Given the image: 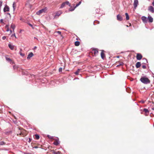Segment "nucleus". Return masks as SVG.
Listing matches in <instances>:
<instances>
[{"mask_svg": "<svg viewBox=\"0 0 154 154\" xmlns=\"http://www.w3.org/2000/svg\"><path fill=\"white\" fill-rule=\"evenodd\" d=\"M140 80L144 84H148L150 83V80L147 77H143L141 78Z\"/></svg>", "mask_w": 154, "mask_h": 154, "instance_id": "nucleus-1", "label": "nucleus"}, {"mask_svg": "<svg viewBox=\"0 0 154 154\" xmlns=\"http://www.w3.org/2000/svg\"><path fill=\"white\" fill-rule=\"evenodd\" d=\"M47 10V8L45 7L37 12L36 14L38 15H40L42 14L45 13L46 12Z\"/></svg>", "mask_w": 154, "mask_h": 154, "instance_id": "nucleus-2", "label": "nucleus"}, {"mask_svg": "<svg viewBox=\"0 0 154 154\" xmlns=\"http://www.w3.org/2000/svg\"><path fill=\"white\" fill-rule=\"evenodd\" d=\"M69 5V6H70V4L69 3V2L68 1H66L63 3L62 4L60 7V8H64L65 6V5Z\"/></svg>", "mask_w": 154, "mask_h": 154, "instance_id": "nucleus-3", "label": "nucleus"}, {"mask_svg": "<svg viewBox=\"0 0 154 154\" xmlns=\"http://www.w3.org/2000/svg\"><path fill=\"white\" fill-rule=\"evenodd\" d=\"M55 141L54 142L53 144L55 146H57L60 144V142L59 141V138H58L54 139Z\"/></svg>", "mask_w": 154, "mask_h": 154, "instance_id": "nucleus-4", "label": "nucleus"}, {"mask_svg": "<svg viewBox=\"0 0 154 154\" xmlns=\"http://www.w3.org/2000/svg\"><path fill=\"white\" fill-rule=\"evenodd\" d=\"M141 19L143 21V22L144 23H147L148 21V19L146 17H145V16H143L141 17Z\"/></svg>", "mask_w": 154, "mask_h": 154, "instance_id": "nucleus-5", "label": "nucleus"}, {"mask_svg": "<svg viewBox=\"0 0 154 154\" xmlns=\"http://www.w3.org/2000/svg\"><path fill=\"white\" fill-rule=\"evenodd\" d=\"M148 10L151 12L152 13H154V8L151 6H149L148 7Z\"/></svg>", "mask_w": 154, "mask_h": 154, "instance_id": "nucleus-6", "label": "nucleus"}, {"mask_svg": "<svg viewBox=\"0 0 154 154\" xmlns=\"http://www.w3.org/2000/svg\"><path fill=\"white\" fill-rule=\"evenodd\" d=\"M138 0H134V8L136 9L138 5Z\"/></svg>", "mask_w": 154, "mask_h": 154, "instance_id": "nucleus-7", "label": "nucleus"}, {"mask_svg": "<svg viewBox=\"0 0 154 154\" xmlns=\"http://www.w3.org/2000/svg\"><path fill=\"white\" fill-rule=\"evenodd\" d=\"M137 59L138 60H140L142 57V56L141 54L137 53Z\"/></svg>", "mask_w": 154, "mask_h": 154, "instance_id": "nucleus-8", "label": "nucleus"}, {"mask_svg": "<svg viewBox=\"0 0 154 154\" xmlns=\"http://www.w3.org/2000/svg\"><path fill=\"white\" fill-rule=\"evenodd\" d=\"M34 55L33 53L32 52H30L28 55L27 59V60H29L30 58L32 57Z\"/></svg>", "mask_w": 154, "mask_h": 154, "instance_id": "nucleus-9", "label": "nucleus"}, {"mask_svg": "<svg viewBox=\"0 0 154 154\" xmlns=\"http://www.w3.org/2000/svg\"><path fill=\"white\" fill-rule=\"evenodd\" d=\"M117 20L119 21H121L122 20L123 18L122 16L118 14L117 15Z\"/></svg>", "mask_w": 154, "mask_h": 154, "instance_id": "nucleus-10", "label": "nucleus"}, {"mask_svg": "<svg viewBox=\"0 0 154 154\" xmlns=\"http://www.w3.org/2000/svg\"><path fill=\"white\" fill-rule=\"evenodd\" d=\"M4 12H6L7 11H9V8L7 5H6L3 10Z\"/></svg>", "mask_w": 154, "mask_h": 154, "instance_id": "nucleus-11", "label": "nucleus"}, {"mask_svg": "<svg viewBox=\"0 0 154 154\" xmlns=\"http://www.w3.org/2000/svg\"><path fill=\"white\" fill-rule=\"evenodd\" d=\"M147 19L149 23H152L153 21V18L150 16H148Z\"/></svg>", "mask_w": 154, "mask_h": 154, "instance_id": "nucleus-12", "label": "nucleus"}, {"mask_svg": "<svg viewBox=\"0 0 154 154\" xmlns=\"http://www.w3.org/2000/svg\"><path fill=\"white\" fill-rule=\"evenodd\" d=\"M101 56L102 58L103 59L105 57V55L104 53V51L103 50L102 51L101 53Z\"/></svg>", "mask_w": 154, "mask_h": 154, "instance_id": "nucleus-13", "label": "nucleus"}, {"mask_svg": "<svg viewBox=\"0 0 154 154\" xmlns=\"http://www.w3.org/2000/svg\"><path fill=\"white\" fill-rule=\"evenodd\" d=\"M141 66V63L140 62H137L136 64V67L137 68H138Z\"/></svg>", "mask_w": 154, "mask_h": 154, "instance_id": "nucleus-14", "label": "nucleus"}, {"mask_svg": "<svg viewBox=\"0 0 154 154\" xmlns=\"http://www.w3.org/2000/svg\"><path fill=\"white\" fill-rule=\"evenodd\" d=\"M62 13V12L61 11H59L56 13L55 16H59Z\"/></svg>", "mask_w": 154, "mask_h": 154, "instance_id": "nucleus-15", "label": "nucleus"}, {"mask_svg": "<svg viewBox=\"0 0 154 154\" xmlns=\"http://www.w3.org/2000/svg\"><path fill=\"white\" fill-rule=\"evenodd\" d=\"M93 52L95 55L97 54L98 53V51L97 49H94L93 50Z\"/></svg>", "mask_w": 154, "mask_h": 154, "instance_id": "nucleus-16", "label": "nucleus"}, {"mask_svg": "<svg viewBox=\"0 0 154 154\" xmlns=\"http://www.w3.org/2000/svg\"><path fill=\"white\" fill-rule=\"evenodd\" d=\"M8 47L11 50H13L14 49V46L12 45H11V44H8Z\"/></svg>", "mask_w": 154, "mask_h": 154, "instance_id": "nucleus-17", "label": "nucleus"}, {"mask_svg": "<svg viewBox=\"0 0 154 154\" xmlns=\"http://www.w3.org/2000/svg\"><path fill=\"white\" fill-rule=\"evenodd\" d=\"M119 62H116V67H118L120 65H122L123 64V63L122 62H121L119 63V64H118Z\"/></svg>", "mask_w": 154, "mask_h": 154, "instance_id": "nucleus-18", "label": "nucleus"}, {"mask_svg": "<svg viewBox=\"0 0 154 154\" xmlns=\"http://www.w3.org/2000/svg\"><path fill=\"white\" fill-rule=\"evenodd\" d=\"M11 27L13 31H14V29L15 28V25L14 24H12L11 26Z\"/></svg>", "mask_w": 154, "mask_h": 154, "instance_id": "nucleus-19", "label": "nucleus"}, {"mask_svg": "<svg viewBox=\"0 0 154 154\" xmlns=\"http://www.w3.org/2000/svg\"><path fill=\"white\" fill-rule=\"evenodd\" d=\"M125 15H126V18L127 20H128L129 19V17L128 14L127 13H125Z\"/></svg>", "mask_w": 154, "mask_h": 154, "instance_id": "nucleus-20", "label": "nucleus"}, {"mask_svg": "<svg viewBox=\"0 0 154 154\" xmlns=\"http://www.w3.org/2000/svg\"><path fill=\"white\" fill-rule=\"evenodd\" d=\"M80 45V42L79 41H76L75 42V45L76 46H78Z\"/></svg>", "mask_w": 154, "mask_h": 154, "instance_id": "nucleus-21", "label": "nucleus"}, {"mask_svg": "<svg viewBox=\"0 0 154 154\" xmlns=\"http://www.w3.org/2000/svg\"><path fill=\"white\" fill-rule=\"evenodd\" d=\"M58 33V34H59V35H60L61 36H62V35H61V32L60 31H58L55 32H54V34H56V33Z\"/></svg>", "mask_w": 154, "mask_h": 154, "instance_id": "nucleus-22", "label": "nucleus"}, {"mask_svg": "<svg viewBox=\"0 0 154 154\" xmlns=\"http://www.w3.org/2000/svg\"><path fill=\"white\" fill-rule=\"evenodd\" d=\"M143 111L146 113H149V111L146 108H144L143 109Z\"/></svg>", "mask_w": 154, "mask_h": 154, "instance_id": "nucleus-23", "label": "nucleus"}, {"mask_svg": "<svg viewBox=\"0 0 154 154\" xmlns=\"http://www.w3.org/2000/svg\"><path fill=\"white\" fill-rule=\"evenodd\" d=\"M80 70V69H78L77 71L75 72V74L76 75H78Z\"/></svg>", "mask_w": 154, "mask_h": 154, "instance_id": "nucleus-24", "label": "nucleus"}, {"mask_svg": "<svg viewBox=\"0 0 154 154\" xmlns=\"http://www.w3.org/2000/svg\"><path fill=\"white\" fill-rule=\"evenodd\" d=\"M16 6V3L15 2H14L13 4V7L14 8V10L15 8V7Z\"/></svg>", "mask_w": 154, "mask_h": 154, "instance_id": "nucleus-25", "label": "nucleus"}, {"mask_svg": "<svg viewBox=\"0 0 154 154\" xmlns=\"http://www.w3.org/2000/svg\"><path fill=\"white\" fill-rule=\"evenodd\" d=\"M53 153L54 154H60V151H58L57 152L54 151L53 152Z\"/></svg>", "mask_w": 154, "mask_h": 154, "instance_id": "nucleus-26", "label": "nucleus"}, {"mask_svg": "<svg viewBox=\"0 0 154 154\" xmlns=\"http://www.w3.org/2000/svg\"><path fill=\"white\" fill-rule=\"evenodd\" d=\"M21 51L22 49H20V51ZM19 54L20 55L22 56H24L25 55L24 54L22 53L20 51V52Z\"/></svg>", "mask_w": 154, "mask_h": 154, "instance_id": "nucleus-27", "label": "nucleus"}, {"mask_svg": "<svg viewBox=\"0 0 154 154\" xmlns=\"http://www.w3.org/2000/svg\"><path fill=\"white\" fill-rule=\"evenodd\" d=\"M35 137L37 139H38L39 138V136L38 135L36 134L35 135Z\"/></svg>", "mask_w": 154, "mask_h": 154, "instance_id": "nucleus-28", "label": "nucleus"}, {"mask_svg": "<svg viewBox=\"0 0 154 154\" xmlns=\"http://www.w3.org/2000/svg\"><path fill=\"white\" fill-rule=\"evenodd\" d=\"M81 3V2L80 1L75 6V8H76V7H77Z\"/></svg>", "mask_w": 154, "mask_h": 154, "instance_id": "nucleus-29", "label": "nucleus"}, {"mask_svg": "<svg viewBox=\"0 0 154 154\" xmlns=\"http://www.w3.org/2000/svg\"><path fill=\"white\" fill-rule=\"evenodd\" d=\"M145 101H146V100H142L139 101V102L140 103H144L145 102Z\"/></svg>", "mask_w": 154, "mask_h": 154, "instance_id": "nucleus-30", "label": "nucleus"}, {"mask_svg": "<svg viewBox=\"0 0 154 154\" xmlns=\"http://www.w3.org/2000/svg\"><path fill=\"white\" fill-rule=\"evenodd\" d=\"M5 144V143L3 141L0 142V145H2Z\"/></svg>", "mask_w": 154, "mask_h": 154, "instance_id": "nucleus-31", "label": "nucleus"}, {"mask_svg": "<svg viewBox=\"0 0 154 154\" xmlns=\"http://www.w3.org/2000/svg\"><path fill=\"white\" fill-rule=\"evenodd\" d=\"M6 59L7 61H11V60L9 58H8V57H6Z\"/></svg>", "mask_w": 154, "mask_h": 154, "instance_id": "nucleus-32", "label": "nucleus"}, {"mask_svg": "<svg viewBox=\"0 0 154 154\" xmlns=\"http://www.w3.org/2000/svg\"><path fill=\"white\" fill-rule=\"evenodd\" d=\"M75 8V7L73 8H70L69 9V11H72L74 10Z\"/></svg>", "mask_w": 154, "mask_h": 154, "instance_id": "nucleus-33", "label": "nucleus"}, {"mask_svg": "<svg viewBox=\"0 0 154 154\" xmlns=\"http://www.w3.org/2000/svg\"><path fill=\"white\" fill-rule=\"evenodd\" d=\"M48 138H49V139H53V137H52L51 136H50V135H48Z\"/></svg>", "mask_w": 154, "mask_h": 154, "instance_id": "nucleus-34", "label": "nucleus"}, {"mask_svg": "<svg viewBox=\"0 0 154 154\" xmlns=\"http://www.w3.org/2000/svg\"><path fill=\"white\" fill-rule=\"evenodd\" d=\"M0 23H4V24H5V23H4V22H3V20L2 19H1L0 20Z\"/></svg>", "mask_w": 154, "mask_h": 154, "instance_id": "nucleus-35", "label": "nucleus"}, {"mask_svg": "<svg viewBox=\"0 0 154 154\" xmlns=\"http://www.w3.org/2000/svg\"><path fill=\"white\" fill-rule=\"evenodd\" d=\"M142 68L143 69H145L146 68V66L145 65H143L142 66Z\"/></svg>", "mask_w": 154, "mask_h": 154, "instance_id": "nucleus-36", "label": "nucleus"}, {"mask_svg": "<svg viewBox=\"0 0 154 154\" xmlns=\"http://www.w3.org/2000/svg\"><path fill=\"white\" fill-rule=\"evenodd\" d=\"M143 60H144V61L146 62V63H148L147 60L146 59L144 58L143 59Z\"/></svg>", "mask_w": 154, "mask_h": 154, "instance_id": "nucleus-37", "label": "nucleus"}, {"mask_svg": "<svg viewBox=\"0 0 154 154\" xmlns=\"http://www.w3.org/2000/svg\"><path fill=\"white\" fill-rule=\"evenodd\" d=\"M13 36H14V37H15V38H17L15 33H14L13 34H12L11 36V37H12Z\"/></svg>", "mask_w": 154, "mask_h": 154, "instance_id": "nucleus-38", "label": "nucleus"}, {"mask_svg": "<svg viewBox=\"0 0 154 154\" xmlns=\"http://www.w3.org/2000/svg\"><path fill=\"white\" fill-rule=\"evenodd\" d=\"M2 38L3 40H5L6 38V37L5 36H4L2 37Z\"/></svg>", "mask_w": 154, "mask_h": 154, "instance_id": "nucleus-39", "label": "nucleus"}, {"mask_svg": "<svg viewBox=\"0 0 154 154\" xmlns=\"http://www.w3.org/2000/svg\"><path fill=\"white\" fill-rule=\"evenodd\" d=\"M62 71V68H60L59 69V72H61Z\"/></svg>", "mask_w": 154, "mask_h": 154, "instance_id": "nucleus-40", "label": "nucleus"}, {"mask_svg": "<svg viewBox=\"0 0 154 154\" xmlns=\"http://www.w3.org/2000/svg\"><path fill=\"white\" fill-rule=\"evenodd\" d=\"M8 26H9V25H7L5 26V28H9Z\"/></svg>", "mask_w": 154, "mask_h": 154, "instance_id": "nucleus-41", "label": "nucleus"}, {"mask_svg": "<svg viewBox=\"0 0 154 154\" xmlns=\"http://www.w3.org/2000/svg\"><path fill=\"white\" fill-rule=\"evenodd\" d=\"M7 29V30H6V31L7 32H8L9 31V28H6Z\"/></svg>", "mask_w": 154, "mask_h": 154, "instance_id": "nucleus-42", "label": "nucleus"}, {"mask_svg": "<svg viewBox=\"0 0 154 154\" xmlns=\"http://www.w3.org/2000/svg\"><path fill=\"white\" fill-rule=\"evenodd\" d=\"M95 22H97V23H99V21H95L94 22V23H95Z\"/></svg>", "mask_w": 154, "mask_h": 154, "instance_id": "nucleus-43", "label": "nucleus"}, {"mask_svg": "<svg viewBox=\"0 0 154 154\" xmlns=\"http://www.w3.org/2000/svg\"><path fill=\"white\" fill-rule=\"evenodd\" d=\"M10 32V34H11L12 32V31L11 30H9Z\"/></svg>", "mask_w": 154, "mask_h": 154, "instance_id": "nucleus-44", "label": "nucleus"}, {"mask_svg": "<svg viewBox=\"0 0 154 154\" xmlns=\"http://www.w3.org/2000/svg\"><path fill=\"white\" fill-rule=\"evenodd\" d=\"M29 25L30 26H31V27H32V25L31 24H30H30H29Z\"/></svg>", "mask_w": 154, "mask_h": 154, "instance_id": "nucleus-45", "label": "nucleus"}, {"mask_svg": "<svg viewBox=\"0 0 154 154\" xmlns=\"http://www.w3.org/2000/svg\"><path fill=\"white\" fill-rule=\"evenodd\" d=\"M152 5L154 6V1H153V2H152Z\"/></svg>", "mask_w": 154, "mask_h": 154, "instance_id": "nucleus-46", "label": "nucleus"}, {"mask_svg": "<svg viewBox=\"0 0 154 154\" xmlns=\"http://www.w3.org/2000/svg\"><path fill=\"white\" fill-rule=\"evenodd\" d=\"M119 56H116V58H119Z\"/></svg>", "mask_w": 154, "mask_h": 154, "instance_id": "nucleus-47", "label": "nucleus"}, {"mask_svg": "<svg viewBox=\"0 0 154 154\" xmlns=\"http://www.w3.org/2000/svg\"><path fill=\"white\" fill-rule=\"evenodd\" d=\"M34 148H38V147H37V146H35V147H34Z\"/></svg>", "mask_w": 154, "mask_h": 154, "instance_id": "nucleus-48", "label": "nucleus"}, {"mask_svg": "<svg viewBox=\"0 0 154 154\" xmlns=\"http://www.w3.org/2000/svg\"><path fill=\"white\" fill-rule=\"evenodd\" d=\"M8 14V15H9L10 16V15H10V13H8V14Z\"/></svg>", "mask_w": 154, "mask_h": 154, "instance_id": "nucleus-49", "label": "nucleus"}, {"mask_svg": "<svg viewBox=\"0 0 154 154\" xmlns=\"http://www.w3.org/2000/svg\"><path fill=\"white\" fill-rule=\"evenodd\" d=\"M36 48H37V47H36V46H35V47H34V49H36Z\"/></svg>", "mask_w": 154, "mask_h": 154, "instance_id": "nucleus-50", "label": "nucleus"}, {"mask_svg": "<svg viewBox=\"0 0 154 154\" xmlns=\"http://www.w3.org/2000/svg\"><path fill=\"white\" fill-rule=\"evenodd\" d=\"M152 110H154V107H153V108H152Z\"/></svg>", "mask_w": 154, "mask_h": 154, "instance_id": "nucleus-51", "label": "nucleus"}, {"mask_svg": "<svg viewBox=\"0 0 154 154\" xmlns=\"http://www.w3.org/2000/svg\"><path fill=\"white\" fill-rule=\"evenodd\" d=\"M27 154H31V153H27Z\"/></svg>", "mask_w": 154, "mask_h": 154, "instance_id": "nucleus-52", "label": "nucleus"}, {"mask_svg": "<svg viewBox=\"0 0 154 154\" xmlns=\"http://www.w3.org/2000/svg\"><path fill=\"white\" fill-rule=\"evenodd\" d=\"M144 63V64H146V63L145 62V63Z\"/></svg>", "mask_w": 154, "mask_h": 154, "instance_id": "nucleus-53", "label": "nucleus"}, {"mask_svg": "<svg viewBox=\"0 0 154 154\" xmlns=\"http://www.w3.org/2000/svg\"><path fill=\"white\" fill-rule=\"evenodd\" d=\"M127 27H128V25H127Z\"/></svg>", "mask_w": 154, "mask_h": 154, "instance_id": "nucleus-54", "label": "nucleus"}]
</instances>
